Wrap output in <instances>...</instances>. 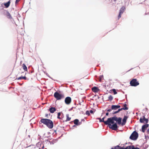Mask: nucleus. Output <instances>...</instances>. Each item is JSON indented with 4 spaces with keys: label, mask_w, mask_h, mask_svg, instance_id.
Segmentation results:
<instances>
[{
    "label": "nucleus",
    "mask_w": 149,
    "mask_h": 149,
    "mask_svg": "<svg viewBox=\"0 0 149 149\" xmlns=\"http://www.w3.org/2000/svg\"><path fill=\"white\" fill-rule=\"evenodd\" d=\"M120 107V105H112V110H116Z\"/></svg>",
    "instance_id": "f3484780"
},
{
    "label": "nucleus",
    "mask_w": 149,
    "mask_h": 149,
    "mask_svg": "<svg viewBox=\"0 0 149 149\" xmlns=\"http://www.w3.org/2000/svg\"><path fill=\"white\" fill-rule=\"evenodd\" d=\"M20 0H16L15 1V4H17L18 2Z\"/></svg>",
    "instance_id": "473e14b6"
},
{
    "label": "nucleus",
    "mask_w": 149,
    "mask_h": 149,
    "mask_svg": "<svg viewBox=\"0 0 149 149\" xmlns=\"http://www.w3.org/2000/svg\"><path fill=\"white\" fill-rule=\"evenodd\" d=\"M132 149H139L138 148H135L134 146H132Z\"/></svg>",
    "instance_id": "7c9ffc66"
},
{
    "label": "nucleus",
    "mask_w": 149,
    "mask_h": 149,
    "mask_svg": "<svg viewBox=\"0 0 149 149\" xmlns=\"http://www.w3.org/2000/svg\"><path fill=\"white\" fill-rule=\"evenodd\" d=\"M10 1H9L7 3H5L4 4V5L5 6L6 8H8L10 5Z\"/></svg>",
    "instance_id": "aec40b11"
},
{
    "label": "nucleus",
    "mask_w": 149,
    "mask_h": 149,
    "mask_svg": "<svg viewBox=\"0 0 149 149\" xmlns=\"http://www.w3.org/2000/svg\"><path fill=\"white\" fill-rule=\"evenodd\" d=\"M121 148H123L120 146H115L114 148H112V149H120Z\"/></svg>",
    "instance_id": "412c9836"
},
{
    "label": "nucleus",
    "mask_w": 149,
    "mask_h": 149,
    "mask_svg": "<svg viewBox=\"0 0 149 149\" xmlns=\"http://www.w3.org/2000/svg\"><path fill=\"white\" fill-rule=\"evenodd\" d=\"M103 78V75H100L99 77V80L100 81H102V79Z\"/></svg>",
    "instance_id": "393cba45"
},
{
    "label": "nucleus",
    "mask_w": 149,
    "mask_h": 149,
    "mask_svg": "<svg viewBox=\"0 0 149 149\" xmlns=\"http://www.w3.org/2000/svg\"><path fill=\"white\" fill-rule=\"evenodd\" d=\"M127 105L126 104H125L123 105L124 107L123 108L119 109H118V111H112V114H116L119 112L120 111H121L123 109L124 110H128V108L127 107Z\"/></svg>",
    "instance_id": "0eeeda50"
},
{
    "label": "nucleus",
    "mask_w": 149,
    "mask_h": 149,
    "mask_svg": "<svg viewBox=\"0 0 149 149\" xmlns=\"http://www.w3.org/2000/svg\"><path fill=\"white\" fill-rule=\"evenodd\" d=\"M93 92L94 93H97L100 91V90L97 87H94L92 88Z\"/></svg>",
    "instance_id": "9b49d317"
},
{
    "label": "nucleus",
    "mask_w": 149,
    "mask_h": 149,
    "mask_svg": "<svg viewBox=\"0 0 149 149\" xmlns=\"http://www.w3.org/2000/svg\"><path fill=\"white\" fill-rule=\"evenodd\" d=\"M112 91L113 92L114 95H116L117 94V92L115 89H112Z\"/></svg>",
    "instance_id": "a878e982"
},
{
    "label": "nucleus",
    "mask_w": 149,
    "mask_h": 149,
    "mask_svg": "<svg viewBox=\"0 0 149 149\" xmlns=\"http://www.w3.org/2000/svg\"><path fill=\"white\" fill-rule=\"evenodd\" d=\"M22 67L23 69L25 71H27V68L26 66V65L24 63H23L22 64Z\"/></svg>",
    "instance_id": "a211bd4d"
},
{
    "label": "nucleus",
    "mask_w": 149,
    "mask_h": 149,
    "mask_svg": "<svg viewBox=\"0 0 149 149\" xmlns=\"http://www.w3.org/2000/svg\"><path fill=\"white\" fill-rule=\"evenodd\" d=\"M104 123L106 125H107L108 127L111 129H112V118H108L107 121L104 122Z\"/></svg>",
    "instance_id": "7ed1b4c3"
},
{
    "label": "nucleus",
    "mask_w": 149,
    "mask_h": 149,
    "mask_svg": "<svg viewBox=\"0 0 149 149\" xmlns=\"http://www.w3.org/2000/svg\"><path fill=\"white\" fill-rule=\"evenodd\" d=\"M48 114H45V117H48Z\"/></svg>",
    "instance_id": "e433bc0d"
},
{
    "label": "nucleus",
    "mask_w": 149,
    "mask_h": 149,
    "mask_svg": "<svg viewBox=\"0 0 149 149\" xmlns=\"http://www.w3.org/2000/svg\"><path fill=\"white\" fill-rule=\"evenodd\" d=\"M109 115V113L107 112L106 113V115L107 116Z\"/></svg>",
    "instance_id": "c9c22d12"
},
{
    "label": "nucleus",
    "mask_w": 149,
    "mask_h": 149,
    "mask_svg": "<svg viewBox=\"0 0 149 149\" xmlns=\"http://www.w3.org/2000/svg\"><path fill=\"white\" fill-rule=\"evenodd\" d=\"M79 122V120L78 119H76L74 120V123L75 125H80L81 124V122L78 123Z\"/></svg>",
    "instance_id": "dca6fc26"
},
{
    "label": "nucleus",
    "mask_w": 149,
    "mask_h": 149,
    "mask_svg": "<svg viewBox=\"0 0 149 149\" xmlns=\"http://www.w3.org/2000/svg\"><path fill=\"white\" fill-rule=\"evenodd\" d=\"M6 16L9 19H11L12 18V17L11 16V15L10 14V13L8 12L7 13Z\"/></svg>",
    "instance_id": "5701e85b"
},
{
    "label": "nucleus",
    "mask_w": 149,
    "mask_h": 149,
    "mask_svg": "<svg viewBox=\"0 0 149 149\" xmlns=\"http://www.w3.org/2000/svg\"><path fill=\"white\" fill-rule=\"evenodd\" d=\"M114 120L117 122L118 125H120L121 123V118H117L116 116L112 117V124L114 123L113 121Z\"/></svg>",
    "instance_id": "423d86ee"
},
{
    "label": "nucleus",
    "mask_w": 149,
    "mask_h": 149,
    "mask_svg": "<svg viewBox=\"0 0 149 149\" xmlns=\"http://www.w3.org/2000/svg\"><path fill=\"white\" fill-rule=\"evenodd\" d=\"M71 98L70 97H67L65 98V102L66 104L68 105L71 103Z\"/></svg>",
    "instance_id": "1a4fd4ad"
},
{
    "label": "nucleus",
    "mask_w": 149,
    "mask_h": 149,
    "mask_svg": "<svg viewBox=\"0 0 149 149\" xmlns=\"http://www.w3.org/2000/svg\"><path fill=\"white\" fill-rule=\"evenodd\" d=\"M112 130H116L118 129V126L116 123L112 124Z\"/></svg>",
    "instance_id": "4468645a"
},
{
    "label": "nucleus",
    "mask_w": 149,
    "mask_h": 149,
    "mask_svg": "<svg viewBox=\"0 0 149 149\" xmlns=\"http://www.w3.org/2000/svg\"><path fill=\"white\" fill-rule=\"evenodd\" d=\"M61 115V113L60 112H58V113L57 115V118L59 119H61V118L60 117V116Z\"/></svg>",
    "instance_id": "bb28decb"
},
{
    "label": "nucleus",
    "mask_w": 149,
    "mask_h": 149,
    "mask_svg": "<svg viewBox=\"0 0 149 149\" xmlns=\"http://www.w3.org/2000/svg\"><path fill=\"white\" fill-rule=\"evenodd\" d=\"M127 116H124L123 119V120L122 123H121V125L122 126H123L125 124V123H126V120L127 119Z\"/></svg>",
    "instance_id": "ddd939ff"
},
{
    "label": "nucleus",
    "mask_w": 149,
    "mask_h": 149,
    "mask_svg": "<svg viewBox=\"0 0 149 149\" xmlns=\"http://www.w3.org/2000/svg\"><path fill=\"white\" fill-rule=\"evenodd\" d=\"M49 110L51 113H53L56 111V109L55 107H51L49 109Z\"/></svg>",
    "instance_id": "2eb2a0df"
},
{
    "label": "nucleus",
    "mask_w": 149,
    "mask_h": 149,
    "mask_svg": "<svg viewBox=\"0 0 149 149\" xmlns=\"http://www.w3.org/2000/svg\"><path fill=\"white\" fill-rule=\"evenodd\" d=\"M39 149H41L40 148H39Z\"/></svg>",
    "instance_id": "4c0bfd02"
},
{
    "label": "nucleus",
    "mask_w": 149,
    "mask_h": 149,
    "mask_svg": "<svg viewBox=\"0 0 149 149\" xmlns=\"http://www.w3.org/2000/svg\"><path fill=\"white\" fill-rule=\"evenodd\" d=\"M130 84L132 86H136L139 85V83L136 79H134L130 81Z\"/></svg>",
    "instance_id": "20e7f679"
},
{
    "label": "nucleus",
    "mask_w": 149,
    "mask_h": 149,
    "mask_svg": "<svg viewBox=\"0 0 149 149\" xmlns=\"http://www.w3.org/2000/svg\"><path fill=\"white\" fill-rule=\"evenodd\" d=\"M105 118V117L102 118V119L100 118H98L97 119L99 120V121L100 122H103L104 123V122H105L104 121V119Z\"/></svg>",
    "instance_id": "4be33fe9"
},
{
    "label": "nucleus",
    "mask_w": 149,
    "mask_h": 149,
    "mask_svg": "<svg viewBox=\"0 0 149 149\" xmlns=\"http://www.w3.org/2000/svg\"><path fill=\"white\" fill-rule=\"evenodd\" d=\"M138 136V134L136 131H134L130 135V138L132 140H136Z\"/></svg>",
    "instance_id": "f03ea898"
},
{
    "label": "nucleus",
    "mask_w": 149,
    "mask_h": 149,
    "mask_svg": "<svg viewBox=\"0 0 149 149\" xmlns=\"http://www.w3.org/2000/svg\"><path fill=\"white\" fill-rule=\"evenodd\" d=\"M125 9V8L124 6H123L120 8L119 11V13L118 16V19H119L121 17V15L123 13Z\"/></svg>",
    "instance_id": "9d476101"
},
{
    "label": "nucleus",
    "mask_w": 149,
    "mask_h": 149,
    "mask_svg": "<svg viewBox=\"0 0 149 149\" xmlns=\"http://www.w3.org/2000/svg\"><path fill=\"white\" fill-rule=\"evenodd\" d=\"M139 121L141 123H144L145 122L146 123H147L148 121V119H146L145 118L144 116H143L140 118Z\"/></svg>",
    "instance_id": "6e6552de"
},
{
    "label": "nucleus",
    "mask_w": 149,
    "mask_h": 149,
    "mask_svg": "<svg viewBox=\"0 0 149 149\" xmlns=\"http://www.w3.org/2000/svg\"><path fill=\"white\" fill-rule=\"evenodd\" d=\"M66 119L65 120V121H70L71 120V118L69 117V115L68 114H67L66 115Z\"/></svg>",
    "instance_id": "6ab92c4d"
},
{
    "label": "nucleus",
    "mask_w": 149,
    "mask_h": 149,
    "mask_svg": "<svg viewBox=\"0 0 149 149\" xmlns=\"http://www.w3.org/2000/svg\"><path fill=\"white\" fill-rule=\"evenodd\" d=\"M90 112L91 113H93V110H91L90 111Z\"/></svg>",
    "instance_id": "f704fd0d"
},
{
    "label": "nucleus",
    "mask_w": 149,
    "mask_h": 149,
    "mask_svg": "<svg viewBox=\"0 0 149 149\" xmlns=\"http://www.w3.org/2000/svg\"><path fill=\"white\" fill-rule=\"evenodd\" d=\"M23 79H24L25 80H26L27 79L26 77L25 76L23 77Z\"/></svg>",
    "instance_id": "72a5a7b5"
},
{
    "label": "nucleus",
    "mask_w": 149,
    "mask_h": 149,
    "mask_svg": "<svg viewBox=\"0 0 149 149\" xmlns=\"http://www.w3.org/2000/svg\"><path fill=\"white\" fill-rule=\"evenodd\" d=\"M108 98L109 100H112V96L111 95L109 96Z\"/></svg>",
    "instance_id": "c756f323"
},
{
    "label": "nucleus",
    "mask_w": 149,
    "mask_h": 149,
    "mask_svg": "<svg viewBox=\"0 0 149 149\" xmlns=\"http://www.w3.org/2000/svg\"><path fill=\"white\" fill-rule=\"evenodd\" d=\"M23 77H20L18 78H16V79L17 80H21L22 79H23Z\"/></svg>",
    "instance_id": "cd10ccee"
},
{
    "label": "nucleus",
    "mask_w": 149,
    "mask_h": 149,
    "mask_svg": "<svg viewBox=\"0 0 149 149\" xmlns=\"http://www.w3.org/2000/svg\"><path fill=\"white\" fill-rule=\"evenodd\" d=\"M149 125L148 124L146 123L145 125H144L142 126V131L143 132H145L146 129L148 127Z\"/></svg>",
    "instance_id": "f8f14e48"
},
{
    "label": "nucleus",
    "mask_w": 149,
    "mask_h": 149,
    "mask_svg": "<svg viewBox=\"0 0 149 149\" xmlns=\"http://www.w3.org/2000/svg\"><path fill=\"white\" fill-rule=\"evenodd\" d=\"M40 121L41 123L46 125L49 129H52L54 126V124L52 121L48 119L42 118Z\"/></svg>",
    "instance_id": "f257e3e1"
},
{
    "label": "nucleus",
    "mask_w": 149,
    "mask_h": 149,
    "mask_svg": "<svg viewBox=\"0 0 149 149\" xmlns=\"http://www.w3.org/2000/svg\"><path fill=\"white\" fill-rule=\"evenodd\" d=\"M54 96L57 100H61L64 97L63 95L60 94L57 92H56L54 93Z\"/></svg>",
    "instance_id": "39448f33"
},
{
    "label": "nucleus",
    "mask_w": 149,
    "mask_h": 149,
    "mask_svg": "<svg viewBox=\"0 0 149 149\" xmlns=\"http://www.w3.org/2000/svg\"><path fill=\"white\" fill-rule=\"evenodd\" d=\"M86 114L88 115V116H89L90 114V112L89 111H86Z\"/></svg>",
    "instance_id": "c85d7f7f"
},
{
    "label": "nucleus",
    "mask_w": 149,
    "mask_h": 149,
    "mask_svg": "<svg viewBox=\"0 0 149 149\" xmlns=\"http://www.w3.org/2000/svg\"><path fill=\"white\" fill-rule=\"evenodd\" d=\"M132 146H127L126 148H120V149H132Z\"/></svg>",
    "instance_id": "b1692460"
},
{
    "label": "nucleus",
    "mask_w": 149,
    "mask_h": 149,
    "mask_svg": "<svg viewBox=\"0 0 149 149\" xmlns=\"http://www.w3.org/2000/svg\"><path fill=\"white\" fill-rule=\"evenodd\" d=\"M106 110L108 112H110L111 111V109H107Z\"/></svg>",
    "instance_id": "2f4dec72"
}]
</instances>
